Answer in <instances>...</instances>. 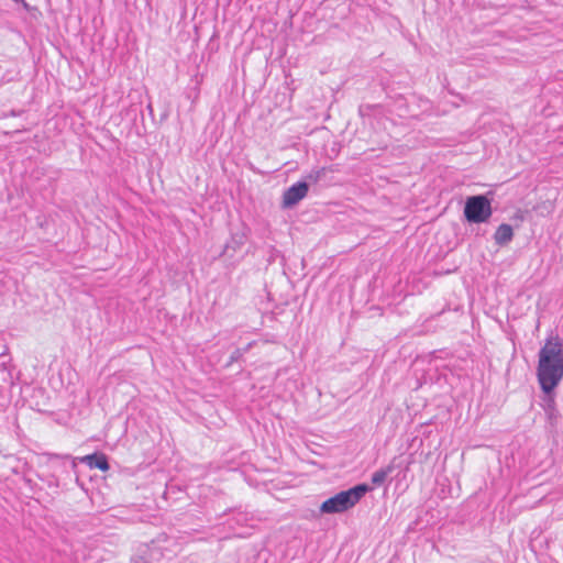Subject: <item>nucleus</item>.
I'll use <instances>...</instances> for the list:
<instances>
[{
  "mask_svg": "<svg viewBox=\"0 0 563 563\" xmlns=\"http://www.w3.org/2000/svg\"><path fill=\"white\" fill-rule=\"evenodd\" d=\"M537 377L541 389L556 388L563 378V344L559 336L548 338L539 351Z\"/></svg>",
  "mask_w": 563,
  "mask_h": 563,
  "instance_id": "1",
  "label": "nucleus"
},
{
  "mask_svg": "<svg viewBox=\"0 0 563 563\" xmlns=\"http://www.w3.org/2000/svg\"><path fill=\"white\" fill-rule=\"evenodd\" d=\"M373 487L362 483L346 490H341L334 496L324 500L319 511H312L311 516L318 518L322 514H341L353 508Z\"/></svg>",
  "mask_w": 563,
  "mask_h": 563,
  "instance_id": "2",
  "label": "nucleus"
},
{
  "mask_svg": "<svg viewBox=\"0 0 563 563\" xmlns=\"http://www.w3.org/2000/svg\"><path fill=\"white\" fill-rule=\"evenodd\" d=\"M43 456L46 457L47 462L59 461L60 466H63L67 473L68 466L75 474H77V461L88 465L90 468H98L102 472H107L110 468L108 457L102 452H95L78 459H73L69 454H58L52 452H46L43 454ZM75 481L77 484H79L78 475H76Z\"/></svg>",
  "mask_w": 563,
  "mask_h": 563,
  "instance_id": "3",
  "label": "nucleus"
},
{
  "mask_svg": "<svg viewBox=\"0 0 563 563\" xmlns=\"http://www.w3.org/2000/svg\"><path fill=\"white\" fill-rule=\"evenodd\" d=\"M464 218L468 223H484L493 214L492 201L485 195L467 197L464 205Z\"/></svg>",
  "mask_w": 563,
  "mask_h": 563,
  "instance_id": "4",
  "label": "nucleus"
},
{
  "mask_svg": "<svg viewBox=\"0 0 563 563\" xmlns=\"http://www.w3.org/2000/svg\"><path fill=\"white\" fill-rule=\"evenodd\" d=\"M250 233V228L242 224L241 228L231 232L230 239L225 242L220 256L233 258L236 252L246 243Z\"/></svg>",
  "mask_w": 563,
  "mask_h": 563,
  "instance_id": "5",
  "label": "nucleus"
},
{
  "mask_svg": "<svg viewBox=\"0 0 563 563\" xmlns=\"http://www.w3.org/2000/svg\"><path fill=\"white\" fill-rule=\"evenodd\" d=\"M309 190V185L306 180H299L292 184L289 188L284 191L283 195V208H292L300 200H302Z\"/></svg>",
  "mask_w": 563,
  "mask_h": 563,
  "instance_id": "6",
  "label": "nucleus"
},
{
  "mask_svg": "<svg viewBox=\"0 0 563 563\" xmlns=\"http://www.w3.org/2000/svg\"><path fill=\"white\" fill-rule=\"evenodd\" d=\"M162 556V553L159 549L157 548H150L147 545H144L143 549L140 550L139 554H135L132 556L131 562L132 563H155L156 561H159Z\"/></svg>",
  "mask_w": 563,
  "mask_h": 563,
  "instance_id": "7",
  "label": "nucleus"
},
{
  "mask_svg": "<svg viewBox=\"0 0 563 563\" xmlns=\"http://www.w3.org/2000/svg\"><path fill=\"white\" fill-rule=\"evenodd\" d=\"M514 239V229L510 224L501 223L494 233L495 244L505 246Z\"/></svg>",
  "mask_w": 563,
  "mask_h": 563,
  "instance_id": "8",
  "label": "nucleus"
},
{
  "mask_svg": "<svg viewBox=\"0 0 563 563\" xmlns=\"http://www.w3.org/2000/svg\"><path fill=\"white\" fill-rule=\"evenodd\" d=\"M395 470L394 461H391L387 466L379 468L378 471L372 474V484L373 486H380L385 483L388 475H390Z\"/></svg>",
  "mask_w": 563,
  "mask_h": 563,
  "instance_id": "9",
  "label": "nucleus"
},
{
  "mask_svg": "<svg viewBox=\"0 0 563 563\" xmlns=\"http://www.w3.org/2000/svg\"><path fill=\"white\" fill-rule=\"evenodd\" d=\"M543 393V396L541 397V407L544 411H551L556 408V401H555V388H552L551 390L545 388L541 389Z\"/></svg>",
  "mask_w": 563,
  "mask_h": 563,
  "instance_id": "10",
  "label": "nucleus"
},
{
  "mask_svg": "<svg viewBox=\"0 0 563 563\" xmlns=\"http://www.w3.org/2000/svg\"><path fill=\"white\" fill-rule=\"evenodd\" d=\"M328 172H332L331 168L321 167L319 169L311 170L306 177L305 180L309 184H317L322 180Z\"/></svg>",
  "mask_w": 563,
  "mask_h": 563,
  "instance_id": "11",
  "label": "nucleus"
},
{
  "mask_svg": "<svg viewBox=\"0 0 563 563\" xmlns=\"http://www.w3.org/2000/svg\"><path fill=\"white\" fill-rule=\"evenodd\" d=\"M544 412L548 421V428L550 432H554L556 429L558 419L560 417L559 410L555 408L554 410Z\"/></svg>",
  "mask_w": 563,
  "mask_h": 563,
  "instance_id": "12",
  "label": "nucleus"
},
{
  "mask_svg": "<svg viewBox=\"0 0 563 563\" xmlns=\"http://www.w3.org/2000/svg\"><path fill=\"white\" fill-rule=\"evenodd\" d=\"M280 256H282L280 251H278L274 246H269V249H268V256H267L268 264H273Z\"/></svg>",
  "mask_w": 563,
  "mask_h": 563,
  "instance_id": "13",
  "label": "nucleus"
},
{
  "mask_svg": "<svg viewBox=\"0 0 563 563\" xmlns=\"http://www.w3.org/2000/svg\"><path fill=\"white\" fill-rule=\"evenodd\" d=\"M241 360H243V355L241 354V351H240V350L235 349V350L231 353L230 358H229L228 363L225 364V366H227V367H229V366H230V365H232L233 363L239 362V361H241Z\"/></svg>",
  "mask_w": 563,
  "mask_h": 563,
  "instance_id": "14",
  "label": "nucleus"
},
{
  "mask_svg": "<svg viewBox=\"0 0 563 563\" xmlns=\"http://www.w3.org/2000/svg\"><path fill=\"white\" fill-rule=\"evenodd\" d=\"M23 113H25V110H23V109H20V110H14V109H12V110H10V111H8V112H3V113L1 114V117H0V119H7V118H9V117H20V115H22Z\"/></svg>",
  "mask_w": 563,
  "mask_h": 563,
  "instance_id": "15",
  "label": "nucleus"
},
{
  "mask_svg": "<svg viewBox=\"0 0 563 563\" xmlns=\"http://www.w3.org/2000/svg\"><path fill=\"white\" fill-rule=\"evenodd\" d=\"M47 485L49 487H58L59 486L58 478L55 475H53V474L49 475L48 481H47Z\"/></svg>",
  "mask_w": 563,
  "mask_h": 563,
  "instance_id": "16",
  "label": "nucleus"
},
{
  "mask_svg": "<svg viewBox=\"0 0 563 563\" xmlns=\"http://www.w3.org/2000/svg\"><path fill=\"white\" fill-rule=\"evenodd\" d=\"M255 344V341L247 343L244 347H238L241 351V354L244 355L246 352L251 350V347Z\"/></svg>",
  "mask_w": 563,
  "mask_h": 563,
  "instance_id": "17",
  "label": "nucleus"
},
{
  "mask_svg": "<svg viewBox=\"0 0 563 563\" xmlns=\"http://www.w3.org/2000/svg\"><path fill=\"white\" fill-rule=\"evenodd\" d=\"M255 344V341L247 343L244 347H238L241 351V354L244 355L246 352L251 350V347Z\"/></svg>",
  "mask_w": 563,
  "mask_h": 563,
  "instance_id": "18",
  "label": "nucleus"
},
{
  "mask_svg": "<svg viewBox=\"0 0 563 563\" xmlns=\"http://www.w3.org/2000/svg\"><path fill=\"white\" fill-rule=\"evenodd\" d=\"M25 131H26L25 128H21V129H15L12 132H5V134L21 133V132H25Z\"/></svg>",
  "mask_w": 563,
  "mask_h": 563,
  "instance_id": "19",
  "label": "nucleus"
},
{
  "mask_svg": "<svg viewBox=\"0 0 563 563\" xmlns=\"http://www.w3.org/2000/svg\"><path fill=\"white\" fill-rule=\"evenodd\" d=\"M147 111H150V113H151V114L153 113V107H152V103H148V104H147Z\"/></svg>",
  "mask_w": 563,
  "mask_h": 563,
  "instance_id": "20",
  "label": "nucleus"
}]
</instances>
